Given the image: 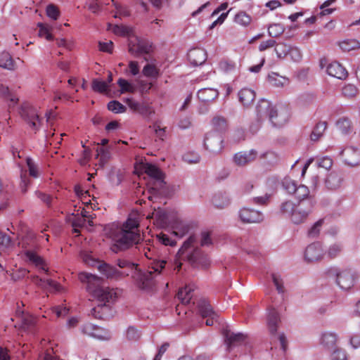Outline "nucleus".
I'll return each mask as SVG.
<instances>
[{
  "mask_svg": "<svg viewBox=\"0 0 360 360\" xmlns=\"http://www.w3.org/2000/svg\"><path fill=\"white\" fill-rule=\"evenodd\" d=\"M139 228V216L137 212L131 213L127 221L120 227L112 223L104 227V235L114 241L111 249L113 252L126 250L134 244L139 243L141 239Z\"/></svg>",
  "mask_w": 360,
  "mask_h": 360,
  "instance_id": "f257e3e1",
  "label": "nucleus"
},
{
  "mask_svg": "<svg viewBox=\"0 0 360 360\" xmlns=\"http://www.w3.org/2000/svg\"><path fill=\"white\" fill-rule=\"evenodd\" d=\"M79 279L86 283V291L98 302L105 304L115 300L117 293L115 289L104 286L100 277L90 273L82 272L79 274Z\"/></svg>",
  "mask_w": 360,
  "mask_h": 360,
  "instance_id": "f03ea898",
  "label": "nucleus"
},
{
  "mask_svg": "<svg viewBox=\"0 0 360 360\" xmlns=\"http://www.w3.org/2000/svg\"><path fill=\"white\" fill-rule=\"evenodd\" d=\"M259 120L269 118L275 127L284 125L290 119V109L286 105L277 104L273 105L266 100L260 101L256 107Z\"/></svg>",
  "mask_w": 360,
  "mask_h": 360,
  "instance_id": "7ed1b4c3",
  "label": "nucleus"
},
{
  "mask_svg": "<svg viewBox=\"0 0 360 360\" xmlns=\"http://www.w3.org/2000/svg\"><path fill=\"white\" fill-rule=\"evenodd\" d=\"M314 205V200L311 198L309 201L299 202L297 205L291 201H287L282 203L281 210L283 214L290 217L293 224H300L307 220Z\"/></svg>",
  "mask_w": 360,
  "mask_h": 360,
  "instance_id": "20e7f679",
  "label": "nucleus"
},
{
  "mask_svg": "<svg viewBox=\"0 0 360 360\" xmlns=\"http://www.w3.org/2000/svg\"><path fill=\"white\" fill-rule=\"evenodd\" d=\"M196 243L195 236H190L179 249L177 255L180 259H186L193 264H199L202 268H206L210 264V260L207 256L202 255L200 250L196 246Z\"/></svg>",
  "mask_w": 360,
  "mask_h": 360,
  "instance_id": "39448f33",
  "label": "nucleus"
},
{
  "mask_svg": "<svg viewBox=\"0 0 360 360\" xmlns=\"http://www.w3.org/2000/svg\"><path fill=\"white\" fill-rule=\"evenodd\" d=\"M335 283L344 291L351 290L355 285L358 275L351 269H335Z\"/></svg>",
  "mask_w": 360,
  "mask_h": 360,
  "instance_id": "423d86ee",
  "label": "nucleus"
},
{
  "mask_svg": "<svg viewBox=\"0 0 360 360\" xmlns=\"http://www.w3.org/2000/svg\"><path fill=\"white\" fill-rule=\"evenodd\" d=\"M84 262L89 266L97 265L98 271L108 278H117L129 276V272L125 271H119L115 267L106 264L101 263L91 257L90 255L84 257Z\"/></svg>",
  "mask_w": 360,
  "mask_h": 360,
  "instance_id": "0eeeda50",
  "label": "nucleus"
},
{
  "mask_svg": "<svg viewBox=\"0 0 360 360\" xmlns=\"http://www.w3.org/2000/svg\"><path fill=\"white\" fill-rule=\"evenodd\" d=\"M20 114L24 121L34 131H37L41 124L39 114L33 106L25 103L21 106Z\"/></svg>",
  "mask_w": 360,
  "mask_h": 360,
  "instance_id": "6e6552de",
  "label": "nucleus"
},
{
  "mask_svg": "<svg viewBox=\"0 0 360 360\" xmlns=\"http://www.w3.org/2000/svg\"><path fill=\"white\" fill-rule=\"evenodd\" d=\"M150 48L148 42L139 38L134 32L129 39V51L135 56L149 53Z\"/></svg>",
  "mask_w": 360,
  "mask_h": 360,
  "instance_id": "1a4fd4ad",
  "label": "nucleus"
},
{
  "mask_svg": "<svg viewBox=\"0 0 360 360\" xmlns=\"http://www.w3.org/2000/svg\"><path fill=\"white\" fill-rule=\"evenodd\" d=\"M326 255L323 245L319 243L309 245L304 252V259L307 262H317L322 260Z\"/></svg>",
  "mask_w": 360,
  "mask_h": 360,
  "instance_id": "9d476101",
  "label": "nucleus"
},
{
  "mask_svg": "<svg viewBox=\"0 0 360 360\" xmlns=\"http://www.w3.org/2000/svg\"><path fill=\"white\" fill-rule=\"evenodd\" d=\"M160 272H155L151 269L145 272L135 271L133 277L136 285L143 290H149L153 285L154 274H159Z\"/></svg>",
  "mask_w": 360,
  "mask_h": 360,
  "instance_id": "9b49d317",
  "label": "nucleus"
},
{
  "mask_svg": "<svg viewBox=\"0 0 360 360\" xmlns=\"http://www.w3.org/2000/svg\"><path fill=\"white\" fill-rule=\"evenodd\" d=\"M143 169L153 181L152 189L159 190L164 187L165 183L163 174L156 166L146 163L143 165Z\"/></svg>",
  "mask_w": 360,
  "mask_h": 360,
  "instance_id": "f8f14e48",
  "label": "nucleus"
},
{
  "mask_svg": "<svg viewBox=\"0 0 360 360\" xmlns=\"http://www.w3.org/2000/svg\"><path fill=\"white\" fill-rule=\"evenodd\" d=\"M142 248L140 251L143 253L146 258L151 260L150 268L154 270L155 272H160L165 268L166 261L164 259H158L155 255V248L153 246L146 247L145 245H141L139 248Z\"/></svg>",
  "mask_w": 360,
  "mask_h": 360,
  "instance_id": "ddd939ff",
  "label": "nucleus"
},
{
  "mask_svg": "<svg viewBox=\"0 0 360 360\" xmlns=\"http://www.w3.org/2000/svg\"><path fill=\"white\" fill-rule=\"evenodd\" d=\"M198 310L201 316L207 319V326H212L217 321L218 314L213 310L211 304L206 300H201L199 302Z\"/></svg>",
  "mask_w": 360,
  "mask_h": 360,
  "instance_id": "4468645a",
  "label": "nucleus"
},
{
  "mask_svg": "<svg viewBox=\"0 0 360 360\" xmlns=\"http://www.w3.org/2000/svg\"><path fill=\"white\" fill-rule=\"evenodd\" d=\"M340 155L345 164L354 167L360 163V150L354 146H349L340 152Z\"/></svg>",
  "mask_w": 360,
  "mask_h": 360,
  "instance_id": "2eb2a0df",
  "label": "nucleus"
},
{
  "mask_svg": "<svg viewBox=\"0 0 360 360\" xmlns=\"http://www.w3.org/2000/svg\"><path fill=\"white\" fill-rule=\"evenodd\" d=\"M170 226L171 229H172L173 235L179 238L188 233L192 228L191 223L181 220L177 217H173Z\"/></svg>",
  "mask_w": 360,
  "mask_h": 360,
  "instance_id": "dca6fc26",
  "label": "nucleus"
},
{
  "mask_svg": "<svg viewBox=\"0 0 360 360\" xmlns=\"http://www.w3.org/2000/svg\"><path fill=\"white\" fill-rule=\"evenodd\" d=\"M223 141L219 134L215 133L208 134L204 141V145L207 150L213 153H218L223 148Z\"/></svg>",
  "mask_w": 360,
  "mask_h": 360,
  "instance_id": "f3484780",
  "label": "nucleus"
},
{
  "mask_svg": "<svg viewBox=\"0 0 360 360\" xmlns=\"http://www.w3.org/2000/svg\"><path fill=\"white\" fill-rule=\"evenodd\" d=\"M240 219L244 223H259L263 221V214L257 210L243 207L240 210Z\"/></svg>",
  "mask_w": 360,
  "mask_h": 360,
  "instance_id": "a211bd4d",
  "label": "nucleus"
},
{
  "mask_svg": "<svg viewBox=\"0 0 360 360\" xmlns=\"http://www.w3.org/2000/svg\"><path fill=\"white\" fill-rule=\"evenodd\" d=\"M338 335L333 331H324L321 333L319 344L326 349H333L337 347Z\"/></svg>",
  "mask_w": 360,
  "mask_h": 360,
  "instance_id": "6ab92c4d",
  "label": "nucleus"
},
{
  "mask_svg": "<svg viewBox=\"0 0 360 360\" xmlns=\"http://www.w3.org/2000/svg\"><path fill=\"white\" fill-rule=\"evenodd\" d=\"M280 322L279 313L274 308L269 309L266 315V326L271 334L276 333Z\"/></svg>",
  "mask_w": 360,
  "mask_h": 360,
  "instance_id": "aec40b11",
  "label": "nucleus"
},
{
  "mask_svg": "<svg viewBox=\"0 0 360 360\" xmlns=\"http://www.w3.org/2000/svg\"><path fill=\"white\" fill-rule=\"evenodd\" d=\"M217 69L223 74L232 75L238 72L239 66L236 61L224 58L219 62Z\"/></svg>",
  "mask_w": 360,
  "mask_h": 360,
  "instance_id": "412c9836",
  "label": "nucleus"
},
{
  "mask_svg": "<svg viewBox=\"0 0 360 360\" xmlns=\"http://www.w3.org/2000/svg\"><path fill=\"white\" fill-rule=\"evenodd\" d=\"M257 157V152L252 149L249 151H242L236 153L233 157V160L236 165L243 166L256 160Z\"/></svg>",
  "mask_w": 360,
  "mask_h": 360,
  "instance_id": "4be33fe9",
  "label": "nucleus"
},
{
  "mask_svg": "<svg viewBox=\"0 0 360 360\" xmlns=\"http://www.w3.org/2000/svg\"><path fill=\"white\" fill-rule=\"evenodd\" d=\"M223 335L224 337L225 343L226 344L229 349L231 347L234 346L244 341L246 337L243 333H235L233 332H231L228 328H225L223 330Z\"/></svg>",
  "mask_w": 360,
  "mask_h": 360,
  "instance_id": "5701e85b",
  "label": "nucleus"
},
{
  "mask_svg": "<svg viewBox=\"0 0 360 360\" xmlns=\"http://www.w3.org/2000/svg\"><path fill=\"white\" fill-rule=\"evenodd\" d=\"M326 72L330 76L339 79H345L347 77L346 69L337 62L330 63L326 68Z\"/></svg>",
  "mask_w": 360,
  "mask_h": 360,
  "instance_id": "b1692460",
  "label": "nucleus"
},
{
  "mask_svg": "<svg viewBox=\"0 0 360 360\" xmlns=\"http://www.w3.org/2000/svg\"><path fill=\"white\" fill-rule=\"evenodd\" d=\"M188 58L193 65H200L207 59L206 51L200 48L191 49L188 53Z\"/></svg>",
  "mask_w": 360,
  "mask_h": 360,
  "instance_id": "393cba45",
  "label": "nucleus"
},
{
  "mask_svg": "<svg viewBox=\"0 0 360 360\" xmlns=\"http://www.w3.org/2000/svg\"><path fill=\"white\" fill-rule=\"evenodd\" d=\"M219 96V91L214 88H203L198 91V98L202 103H210Z\"/></svg>",
  "mask_w": 360,
  "mask_h": 360,
  "instance_id": "a878e982",
  "label": "nucleus"
},
{
  "mask_svg": "<svg viewBox=\"0 0 360 360\" xmlns=\"http://www.w3.org/2000/svg\"><path fill=\"white\" fill-rule=\"evenodd\" d=\"M25 255L26 259L29 262L34 264L36 267L39 268V269L47 271V269L46 267V264L44 259L40 256H39L36 252L27 250L25 251Z\"/></svg>",
  "mask_w": 360,
  "mask_h": 360,
  "instance_id": "bb28decb",
  "label": "nucleus"
},
{
  "mask_svg": "<svg viewBox=\"0 0 360 360\" xmlns=\"http://www.w3.org/2000/svg\"><path fill=\"white\" fill-rule=\"evenodd\" d=\"M343 181V177L341 174L331 172L329 174L325 181L326 186L330 190L339 188Z\"/></svg>",
  "mask_w": 360,
  "mask_h": 360,
  "instance_id": "cd10ccee",
  "label": "nucleus"
},
{
  "mask_svg": "<svg viewBox=\"0 0 360 360\" xmlns=\"http://www.w3.org/2000/svg\"><path fill=\"white\" fill-rule=\"evenodd\" d=\"M239 101L244 106L250 105L255 98V93L253 90L248 88L242 89L238 92Z\"/></svg>",
  "mask_w": 360,
  "mask_h": 360,
  "instance_id": "c85d7f7f",
  "label": "nucleus"
},
{
  "mask_svg": "<svg viewBox=\"0 0 360 360\" xmlns=\"http://www.w3.org/2000/svg\"><path fill=\"white\" fill-rule=\"evenodd\" d=\"M32 279L34 283L43 288L50 287L54 289L56 291H60L62 288L58 283L54 282L52 280L39 278L37 276H33Z\"/></svg>",
  "mask_w": 360,
  "mask_h": 360,
  "instance_id": "c756f323",
  "label": "nucleus"
},
{
  "mask_svg": "<svg viewBox=\"0 0 360 360\" xmlns=\"http://www.w3.org/2000/svg\"><path fill=\"white\" fill-rule=\"evenodd\" d=\"M300 201V202H307L311 198L314 200V198L309 195V190L308 187L304 185L297 186L296 191L292 194Z\"/></svg>",
  "mask_w": 360,
  "mask_h": 360,
  "instance_id": "7c9ffc66",
  "label": "nucleus"
},
{
  "mask_svg": "<svg viewBox=\"0 0 360 360\" xmlns=\"http://www.w3.org/2000/svg\"><path fill=\"white\" fill-rule=\"evenodd\" d=\"M194 286L191 285H186L184 288H181L177 294L178 298L183 304H188L193 297V291Z\"/></svg>",
  "mask_w": 360,
  "mask_h": 360,
  "instance_id": "2f4dec72",
  "label": "nucleus"
},
{
  "mask_svg": "<svg viewBox=\"0 0 360 360\" xmlns=\"http://www.w3.org/2000/svg\"><path fill=\"white\" fill-rule=\"evenodd\" d=\"M268 82L271 86L276 87H282L288 84V79L286 77L276 72H271L268 75Z\"/></svg>",
  "mask_w": 360,
  "mask_h": 360,
  "instance_id": "473e14b6",
  "label": "nucleus"
},
{
  "mask_svg": "<svg viewBox=\"0 0 360 360\" xmlns=\"http://www.w3.org/2000/svg\"><path fill=\"white\" fill-rule=\"evenodd\" d=\"M0 67L8 70H15V63L9 53L4 51L0 53Z\"/></svg>",
  "mask_w": 360,
  "mask_h": 360,
  "instance_id": "72a5a7b5",
  "label": "nucleus"
},
{
  "mask_svg": "<svg viewBox=\"0 0 360 360\" xmlns=\"http://www.w3.org/2000/svg\"><path fill=\"white\" fill-rule=\"evenodd\" d=\"M212 203L216 207L224 208L231 203V198L226 193H218L214 196Z\"/></svg>",
  "mask_w": 360,
  "mask_h": 360,
  "instance_id": "f704fd0d",
  "label": "nucleus"
},
{
  "mask_svg": "<svg viewBox=\"0 0 360 360\" xmlns=\"http://www.w3.org/2000/svg\"><path fill=\"white\" fill-rule=\"evenodd\" d=\"M141 337V331L134 326H129L124 333L126 340L130 342H134L140 340Z\"/></svg>",
  "mask_w": 360,
  "mask_h": 360,
  "instance_id": "c9c22d12",
  "label": "nucleus"
},
{
  "mask_svg": "<svg viewBox=\"0 0 360 360\" xmlns=\"http://www.w3.org/2000/svg\"><path fill=\"white\" fill-rule=\"evenodd\" d=\"M336 127L344 134H349L352 130L351 121L345 117L338 119Z\"/></svg>",
  "mask_w": 360,
  "mask_h": 360,
  "instance_id": "e433bc0d",
  "label": "nucleus"
},
{
  "mask_svg": "<svg viewBox=\"0 0 360 360\" xmlns=\"http://www.w3.org/2000/svg\"><path fill=\"white\" fill-rule=\"evenodd\" d=\"M152 217L155 218L158 221V223H160L162 225H171V222L172 221L173 219V218H170V216L167 212L162 210L155 211L153 213Z\"/></svg>",
  "mask_w": 360,
  "mask_h": 360,
  "instance_id": "4c0bfd02",
  "label": "nucleus"
},
{
  "mask_svg": "<svg viewBox=\"0 0 360 360\" xmlns=\"http://www.w3.org/2000/svg\"><path fill=\"white\" fill-rule=\"evenodd\" d=\"M99 331L98 327L90 323L84 324L82 328L84 334L100 339L102 338V335L99 334Z\"/></svg>",
  "mask_w": 360,
  "mask_h": 360,
  "instance_id": "58836bf2",
  "label": "nucleus"
},
{
  "mask_svg": "<svg viewBox=\"0 0 360 360\" xmlns=\"http://www.w3.org/2000/svg\"><path fill=\"white\" fill-rule=\"evenodd\" d=\"M327 127L326 122H319L314 128L311 134V139L313 141L319 140L323 134Z\"/></svg>",
  "mask_w": 360,
  "mask_h": 360,
  "instance_id": "ea45409f",
  "label": "nucleus"
},
{
  "mask_svg": "<svg viewBox=\"0 0 360 360\" xmlns=\"http://www.w3.org/2000/svg\"><path fill=\"white\" fill-rule=\"evenodd\" d=\"M112 32L120 36H127L129 39L134 32V29L131 27L123 26V25H114L112 29Z\"/></svg>",
  "mask_w": 360,
  "mask_h": 360,
  "instance_id": "a19ab883",
  "label": "nucleus"
},
{
  "mask_svg": "<svg viewBox=\"0 0 360 360\" xmlns=\"http://www.w3.org/2000/svg\"><path fill=\"white\" fill-rule=\"evenodd\" d=\"M18 314L22 313V317H21V322L22 325L21 327L24 330H28L31 327H32L35 323H36V319L30 315V314H23V312H20L19 310L17 311Z\"/></svg>",
  "mask_w": 360,
  "mask_h": 360,
  "instance_id": "79ce46f5",
  "label": "nucleus"
},
{
  "mask_svg": "<svg viewBox=\"0 0 360 360\" xmlns=\"http://www.w3.org/2000/svg\"><path fill=\"white\" fill-rule=\"evenodd\" d=\"M213 128L217 131L222 132L227 128L226 120L221 116H216L212 121Z\"/></svg>",
  "mask_w": 360,
  "mask_h": 360,
  "instance_id": "37998d69",
  "label": "nucleus"
},
{
  "mask_svg": "<svg viewBox=\"0 0 360 360\" xmlns=\"http://www.w3.org/2000/svg\"><path fill=\"white\" fill-rule=\"evenodd\" d=\"M330 360H348L347 353L345 349L336 347L333 349L330 355Z\"/></svg>",
  "mask_w": 360,
  "mask_h": 360,
  "instance_id": "c03bdc74",
  "label": "nucleus"
},
{
  "mask_svg": "<svg viewBox=\"0 0 360 360\" xmlns=\"http://www.w3.org/2000/svg\"><path fill=\"white\" fill-rule=\"evenodd\" d=\"M117 84L120 87V92L122 94L134 93L136 89V86L134 84L122 78L119 79Z\"/></svg>",
  "mask_w": 360,
  "mask_h": 360,
  "instance_id": "a18cd8bd",
  "label": "nucleus"
},
{
  "mask_svg": "<svg viewBox=\"0 0 360 360\" xmlns=\"http://www.w3.org/2000/svg\"><path fill=\"white\" fill-rule=\"evenodd\" d=\"M0 95L10 101L9 107L15 105L18 101V98L10 92L8 86L3 84H0Z\"/></svg>",
  "mask_w": 360,
  "mask_h": 360,
  "instance_id": "49530a36",
  "label": "nucleus"
},
{
  "mask_svg": "<svg viewBox=\"0 0 360 360\" xmlns=\"http://www.w3.org/2000/svg\"><path fill=\"white\" fill-rule=\"evenodd\" d=\"M26 163L28 167L30 176L33 178H38L41 173L39 166L30 158H27Z\"/></svg>",
  "mask_w": 360,
  "mask_h": 360,
  "instance_id": "de8ad7c7",
  "label": "nucleus"
},
{
  "mask_svg": "<svg viewBox=\"0 0 360 360\" xmlns=\"http://www.w3.org/2000/svg\"><path fill=\"white\" fill-rule=\"evenodd\" d=\"M252 21V18L244 11H240L235 16V22L243 27L248 26Z\"/></svg>",
  "mask_w": 360,
  "mask_h": 360,
  "instance_id": "09e8293b",
  "label": "nucleus"
},
{
  "mask_svg": "<svg viewBox=\"0 0 360 360\" xmlns=\"http://www.w3.org/2000/svg\"><path fill=\"white\" fill-rule=\"evenodd\" d=\"M285 31L283 25L280 23H274L268 27V34L271 37H278Z\"/></svg>",
  "mask_w": 360,
  "mask_h": 360,
  "instance_id": "8fccbe9b",
  "label": "nucleus"
},
{
  "mask_svg": "<svg viewBox=\"0 0 360 360\" xmlns=\"http://www.w3.org/2000/svg\"><path fill=\"white\" fill-rule=\"evenodd\" d=\"M37 27L39 28V35L40 37H45L46 39H47L49 41L53 40V37L52 34L50 33V31L52 29L51 26H50L47 24L39 22L37 24Z\"/></svg>",
  "mask_w": 360,
  "mask_h": 360,
  "instance_id": "3c124183",
  "label": "nucleus"
},
{
  "mask_svg": "<svg viewBox=\"0 0 360 360\" xmlns=\"http://www.w3.org/2000/svg\"><path fill=\"white\" fill-rule=\"evenodd\" d=\"M142 72L147 77L157 78L159 76V70L153 64H146L143 67Z\"/></svg>",
  "mask_w": 360,
  "mask_h": 360,
  "instance_id": "603ef678",
  "label": "nucleus"
},
{
  "mask_svg": "<svg viewBox=\"0 0 360 360\" xmlns=\"http://www.w3.org/2000/svg\"><path fill=\"white\" fill-rule=\"evenodd\" d=\"M283 188L289 193L293 194L297 186L296 182L290 177H285L282 181Z\"/></svg>",
  "mask_w": 360,
  "mask_h": 360,
  "instance_id": "864d4df0",
  "label": "nucleus"
},
{
  "mask_svg": "<svg viewBox=\"0 0 360 360\" xmlns=\"http://www.w3.org/2000/svg\"><path fill=\"white\" fill-rule=\"evenodd\" d=\"M340 49L344 51H350L359 47V43L354 39L345 40L340 43Z\"/></svg>",
  "mask_w": 360,
  "mask_h": 360,
  "instance_id": "5fc2aeb1",
  "label": "nucleus"
},
{
  "mask_svg": "<svg viewBox=\"0 0 360 360\" xmlns=\"http://www.w3.org/2000/svg\"><path fill=\"white\" fill-rule=\"evenodd\" d=\"M275 52L278 56V58H285L289 52L290 48L291 46L285 44V43H279L276 44Z\"/></svg>",
  "mask_w": 360,
  "mask_h": 360,
  "instance_id": "6e6d98bb",
  "label": "nucleus"
},
{
  "mask_svg": "<svg viewBox=\"0 0 360 360\" xmlns=\"http://www.w3.org/2000/svg\"><path fill=\"white\" fill-rule=\"evenodd\" d=\"M108 109L115 113H121L126 111V107L117 101H110L108 104Z\"/></svg>",
  "mask_w": 360,
  "mask_h": 360,
  "instance_id": "4d7b16f0",
  "label": "nucleus"
},
{
  "mask_svg": "<svg viewBox=\"0 0 360 360\" xmlns=\"http://www.w3.org/2000/svg\"><path fill=\"white\" fill-rule=\"evenodd\" d=\"M342 94L347 98H353L357 94V89L354 84H348L342 87Z\"/></svg>",
  "mask_w": 360,
  "mask_h": 360,
  "instance_id": "13d9d810",
  "label": "nucleus"
},
{
  "mask_svg": "<svg viewBox=\"0 0 360 360\" xmlns=\"http://www.w3.org/2000/svg\"><path fill=\"white\" fill-rule=\"evenodd\" d=\"M113 3L114 6L116 9V13L114 15V17L116 18H122V17H127L129 15V11L125 7L114 2V0H111Z\"/></svg>",
  "mask_w": 360,
  "mask_h": 360,
  "instance_id": "bf43d9fd",
  "label": "nucleus"
},
{
  "mask_svg": "<svg viewBox=\"0 0 360 360\" xmlns=\"http://www.w3.org/2000/svg\"><path fill=\"white\" fill-rule=\"evenodd\" d=\"M92 89L95 91L104 93L108 89V84L104 81L94 79L92 82Z\"/></svg>",
  "mask_w": 360,
  "mask_h": 360,
  "instance_id": "052dcab7",
  "label": "nucleus"
},
{
  "mask_svg": "<svg viewBox=\"0 0 360 360\" xmlns=\"http://www.w3.org/2000/svg\"><path fill=\"white\" fill-rule=\"evenodd\" d=\"M323 224V219L317 221L308 231V236L311 238H316L319 236Z\"/></svg>",
  "mask_w": 360,
  "mask_h": 360,
  "instance_id": "680f3d73",
  "label": "nucleus"
},
{
  "mask_svg": "<svg viewBox=\"0 0 360 360\" xmlns=\"http://www.w3.org/2000/svg\"><path fill=\"white\" fill-rule=\"evenodd\" d=\"M86 221V219L83 217H80L79 213L75 214V217L72 221V225L74 228L75 232H78L77 228L85 226Z\"/></svg>",
  "mask_w": 360,
  "mask_h": 360,
  "instance_id": "e2e57ef3",
  "label": "nucleus"
},
{
  "mask_svg": "<svg viewBox=\"0 0 360 360\" xmlns=\"http://www.w3.org/2000/svg\"><path fill=\"white\" fill-rule=\"evenodd\" d=\"M342 245L340 244L335 243L331 245L327 251V255L330 258L336 257L342 251Z\"/></svg>",
  "mask_w": 360,
  "mask_h": 360,
  "instance_id": "0e129e2a",
  "label": "nucleus"
},
{
  "mask_svg": "<svg viewBox=\"0 0 360 360\" xmlns=\"http://www.w3.org/2000/svg\"><path fill=\"white\" fill-rule=\"evenodd\" d=\"M288 55H289L290 58L295 62L300 61L302 57L300 50L295 46H290Z\"/></svg>",
  "mask_w": 360,
  "mask_h": 360,
  "instance_id": "69168bd1",
  "label": "nucleus"
},
{
  "mask_svg": "<svg viewBox=\"0 0 360 360\" xmlns=\"http://www.w3.org/2000/svg\"><path fill=\"white\" fill-rule=\"evenodd\" d=\"M117 265L120 269H123L122 271H128L129 274L135 269L134 264L124 259H119Z\"/></svg>",
  "mask_w": 360,
  "mask_h": 360,
  "instance_id": "338daca9",
  "label": "nucleus"
},
{
  "mask_svg": "<svg viewBox=\"0 0 360 360\" xmlns=\"http://www.w3.org/2000/svg\"><path fill=\"white\" fill-rule=\"evenodd\" d=\"M349 345L353 349H357L360 348V335L352 334L349 338L348 341Z\"/></svg>",
  "mask_w": 360,
  "mask_h": 360,
  "instance_id": "774afa93",
  "label": "nucleus"
}]
</instances>
